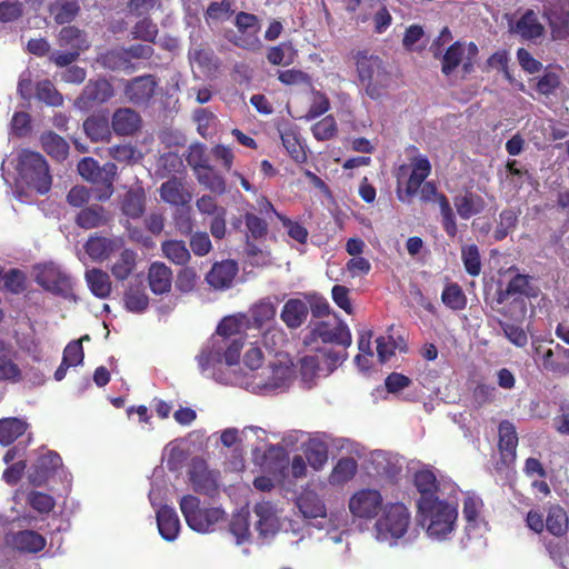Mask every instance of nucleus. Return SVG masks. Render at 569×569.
I'll use <instances>...</instances> for the list:
<instances>
[{
	"instance_id": "obj_1",
	"label": "nucleus",
	"mask_w": 569,
	"mask_h": 569,
	"mask_svg": "<svg viewBox=\"0 0 569 569\" xmlns=\"http://www.w3.org/2000/svg\"><path fill=\"white\" fill-rule=\"evenodd\" d=\"M264 356L260 346L250 343L243 355V365L249 370L242 377L233 376V383L253 393H270L284 390L293 378V363L286 353H276L273 359L263 366Z\"/></svg>"
},
{
	"instance_id": "obj_2",
	"label": "nucleus",
	"mask_w": 569,
	"mask_h": 569,
	"mask_svg": "<svg viewBox=\"0 0 569 569\" xmlns=\"http://www.w3.org/2000/svg\"><path fill=\"white\" fill-rule=\"evenodd\" d=\"M242 347V341L228 340L220 333H213L197 356L200 371L218 382L232 385L234 380L227 371L238 363Z\"/></svg>"
},
{
	"instance_id": "obj_3",
	"label": "nucleus",
	"mask_w": 569,
	"mask_h": 569,
	"mask_svg": "<svg viewBox=\"0 0 569 569\" xmlns=\"http://www.w3.org/2000/svg\"><path fill=\"white\" fill-rule=\"evenodd\" d=\"M420 523L429 538L446 540L455 531L458 518L457 506L445 498L435 501H425L419 505Z\"/></svg>"
},
{
	"instance_id": "obj_4",
	"label": "nucleus",
	"mask_w": 569,
	"mask_h": 569,
	"mask_svg": "<svg viewBox=\"0 0 569 569\" xmlns=\"http://www.w3.org/2000/svg\"><path fill=\"white\" fill-rule=\"evenodd\" d=\"M410 521V512L403 503H386L373 525V537L381 543L396 546L398 540L407 533Z\"/></svg>"
},
{
	"instance_id": "obj_5",
	"label": "nucleus",
	"mask_w": 569,
	"mask_h": 569,
	"mask_svg": "<svg viewBox=\"0 0 569 569\" xmlns=\"http://www.w3.org/2000/svg\"><path fill=\"white\" fill-rule=\"evenodd\" d=\"M357 71L361 87L368 97L373 100L381 99L392 86V76L386 63L377 56L359 53L357 56Z\"/></svg>"
},
{
	"instance_id": "obj_6",
	"label": "nucleus",
	"mask_w": 569,
	"mask_h": 569,
	"mask_svg": "<svg viewBox=\"0 0 569 569\" xmlns=\"http://www.w3.org/2000/svg\"><path fill=\"white\" fill-rule=\"evenodd\" d=\"M19 181L43 194L50 190L52 178L46 159L31 150H22L18 156Z\"/></svg>"
},
{
	"instance_id": "obj_7",
	"label": "nucleus",
	"mask_w": 569,
	"mask_h": 569,
	"mask_svg": "<svg viewBox=\"0 0 569 569\" xmlns=\"http://www.w3.org/2000/svg\"><path fill=\"white\" fill-rule=\"evenodd\" d=\"M180 510L190 529L200 533L216 530L217 526L226 520V512L219 507H200L199 498L187 495L179 502Z\"/></svg>"
},
{
	"instance_id": "obj_8",
	"label": "nucleus",
	"mask_w": 569,
	"mask_h": 569,
	"mask_svg": "<svg viewBox=\"0 0 569 569\" xmlns=\"http://www.w3.org/2000/svg\"><path fill=\"white\" fill-rule=\"evenodd\" d=\"M383 498L376 489H360L349 499V510L356 518L371 520L383 509Z\"/></svg>"
},
{
	"instance_id": "obj_9",
	"label": "nucleus",
	"mask_w": 569,
	"mask_h": 569,
	"mask_svg": "<svg viewBox=\"0 0 569 569\" xmlns=\"http://www.w3.org/2000/svg\"><path fill=\"white\" fill-rule=\"evenodd\" d=\"M34 278L38 284L52 293L68 296L71 292V277L54 263L38 266L34 270Z\"/></svg>"
},
{
	"instance_id": "obj_10",
	"label": "nucleus",
	"mask_w": 569,
	"mask_h": 569,
	"mask_svg": "<svg viewBox=\"0 0 569 569\" xmlns=\"http://www.w3.org/2000/svg\"><path fill=\"white\" fill-rule=\"evenodd\" d=\"M431 172L430 161L423 156H417L410 163V174L405 187L401 186V178H398L397 193L402 202H410L418 193L420 187Z\"/></svg>"
},
{
	"instance_id": "obj_11",
	"label": "nucleus",
	"mask_w": 569,
	"mask_h": 569,
	"mask_svg": "<svg viewBox=\"0 0 569 569\" xmlns=\"http://www.w3.org/2000/svg\"><path fill=\"white\" fill-rule=\"evenodd\" d=\"M478 48L470 42L468 46L461 42L451 44L442 57V72L449 76L460 63H463L465 71H469L472 58L477 54Z\"/></svg>"
},
{
	"instance_id": "obj_12",
	"label": "nucleus",
	"mask_w": 569,
	"mask_h": 569,
	"mask_svg": "<svg viewBox=\"0 0 569 569\" xmlns=\"http://www.w3.org/2000/svg\"><path fill=\"white\" fill-rule=\"evenodd\" d=\"M244 315L247 316V328L261 331L277 323V307L269 298H263L253 303L248 313Z\"/></svg>"
},
{
	"instance_id": "obj_13",
	"label": "nucleus",
	"mask_w": 569,
	"mask_h": 569,
	"mask_svg": "<svg viewBox=\"0 0 569 569\" xmlns=\"http://www.w3.org/2000/svg\"><path fill=\"white\" fill-rule=\"evenodd\" d=\"M113 96L111 84L104 80H90L83 88L82 93L76 100V107L88 110L93 104L103 103Z\"/></svg>"
},
{
	"instance_id": "obj_14",
	"label": "nucleus",
	"mask_w": 569,
	"mask_h": 569,
	"mask_svg": "<svg viewBox=\"0 0 569 569\" xmlns=\"http://www.w3.org/2000/svg\"><path fill=\"white\" fill-rule=\"evenodd\" d=\"M257 517L256 529L262 539L272 538L280 528L278 510L269 501H262L254 506Z\"/></svg>"
},
{
	"instance_id": "obj_15",
	"label": "nucleus",
	"mask_w": 569,
	"mask_h": 569,
	"mask_svg": "<svg viewBox=\"0 0 569 569\" xmlns=\"http://www.w3.org/2000/svg\"><path fill=\"white\" fill-rule=\"evenodd\" d=\"M312 335L325 343H336L343 348L349 347L352 341L348 326L341 321L319 322L313 328Z\"/></svg>"
},
{
	"instance_id": "obj_16",
	"label": "nucleus",
	"mask_w": 569,
	"mask_h": 569,
	"mask_svg": "<svg viewBox=\"0 0 569 569\" xmlns=\"http://www.w3.org/2000/svg\"><path fill=\"white\" fill-rule=\"evenodd\" d=\"M415 485L420 493L418 506L421 505L425 499L428 501H435L437 499L445 498L446 485L440 483L431 470H419L415 475Z\"/></svg>"
},
{
	"instance_id": "obj_17",
	"label": "nucleus",
	"mask_w": 569,
	"mask_h": 569,
	"mask_svg": "<svg viewBox=\"0 0 569 569\" xmlns=\"http://www.w3.org/2000/svg\"><path fill=\"white\" fill-rule=\"evenodd\" d=\"M124 241L121 237H90L84 246L86 252L94 261H103L113 252L121 250Z\"/></svg>"
},
{
	"instance_id": "obj_18",
	"label": "nucleus",
	"mask_w": 569,
	"mask_h": 569,
	"mask_svg": "<svg viewBox=\"0 0 569 569\" xmlns=\"http://www.w3.org/2000/svg\"><path fill=\"white\" fill-rule=\"evenodd\" d=\"M532 277L517 273L507 284L505 291L500 290V303H505L512 297H523L525 300L537 298L539 288L531 283Z\"/></svg>"
},
{
	"instance_id": "obj_19",
	"label": "nucleus",
	"mask_w": 569,
	"mask_h": 569,
	"mask_svg": "<svg viewBox=\"0 0 569 569\" xmlns=\"http://www.w3.org/2000/svg\"><path fill=\"white\" fill-rule=\"evenodd\" d=\"M190 482L194 491L208 496H212L218 487L216 475L201 460L193 461L190 469Z\"/></svg>"
},
{
	"instance_id": "obj_20",
	"label": "nucleus",
	"mask_w": 569,
	"mask_h": 569,
	"mask_svg": "<svg viewBox=\"0 0 569 569\" xmlns=\"http://www.w3.org/2000/svg\"><path fill=\"white\" fill-rule=\"evenodd\" d=\"M157 81L152 76H142L132 79L126 86L124 93L134 104L148 102L157 88Z\"/></svg>"
},
{
	"instance_id": "obj_21",
	"label": "nucleus",
	"mask_w": 569,
	"mask_h": 569,
	"mask_svg": "<svg viewBox=\"0 0 569 569\" xmlns=\"http://www.w3.org/2000/svg\"><path fill=\"white\" fill-rule=\"evenodd\" d=\"M238 273V264L232 260H224L213 264L206 280L214 289L224 290L231 287Z\"/></svg>"
},
{
	"instance_id": "obj_22",
	"label": "nucleus",
	"mask_w": 569,
	"mask_h": 569,
	"mask_svg": "<svg viewBox=\"0 0 569 569\" xmlns=\"http://www.w3.org/2000/svg\"><path fill=\"white\" fill-rule=\"evenodd\" d=\"M79 174L92 183H100L103 178L116 177L117 166L112 162H107L102 167L93 158H83L78 163Z\"/></svg>"
},
{
	"instance_id": "obj_23",
	"label": "nucleus",
	"mask_w": 569,
	"mask_h": 569,
	"mask_svg": "<svg viewBox=\"0 0 569 569\" xmlns=\"http://www.w3.org/2000/svg\"><path fill=\"white\" fill-rule=\"evenodd\" d=\"M57 42L59 47L79 53L88 50L90 47L87 33L74 26L63 27L58 33Z\"/></svg>"
},
{
	"instance_id": "obj_24",
	"label": "nucleus",
	"mask_w": 569,
	"mask_h": 569,
	"mask_svg": "<svg viewBox=\"0 0 569 569\" xmlns=\"http://www.w3.org/2000/svg\"><path fill=\"white\" fill-rule=\"evenodd\" d=\"M309 315V307L301 299H289L280 313L281 320L290 329H297L302 326Z\"/></svg>"
},
{
	"instance_id": "obj_25",
	"label": "nucleus",
	"mask_w": 569,
	"mask_h": 569,
	"mask_svg": "<svg viewBox=\"0 0 569 569\" xmlns=\"http://www.w3.org/2000/svg\"><path fill=\"white\" fill-rule=\"evenodd\" d=\"M518 436L515 426L509 421H500V460L512 463L516 460Z\"/></svg>"
},
{
	"instance_id": "obj_26",
	"label": "nucleus",
	"mask_w": 569,
	"mask_h": 569,
	"mask_svg": "<svg viewBox=\"0 0 569 569\" xmlns=\"http://www.w3.org/2000/svg\"><path fill=\"white\" fill-rule=\"evenodd\" d=\"M157 525L161 537L168 541L177 539L180 531V520L173 508L162 506L157 511Z\"/></svg>"
},
{
	"instance_id": "obj_27",
	"label": "nucleus",
	"mask_w": 569,
	"mask_h": 569,
	"mask_svg": "<svg viewBox=\"0 0 569 569\" xmlns=\"http://www.w3.org/2000/svg\"><path fill=\"white\" fill-rule=\"evenodd\" d=\"M140 126V116L130 108H121L112 116V128L120 136L133 134Z\"/></svg>"
},
{
	"instance_id": "obj_28",
	"label": "nucleus",
	"mask_w": 569,
	"mask_h": 569,
	"mask_svg": "<svg viewBox=\"0 0 569 569\" xmlns=\"http://www.w3.org/2000/svg\"><path fill=\"white\" fill-rule=\"evenodd\" d=\"M150 289L156 295L169 292L172 283V272L162 262H153L148 272Z\"/></svg>"
},
{
	"instance_id": "obj_29",
	"label": "nucleus",
	"mask_w": 569,
	"mask_h": 569,
	"mask_svg": "<svg viewBox=\"0 0 569 569\" xmlns=\"http://www.w3.org/2000/svg\"><path fill=\"white\" fill-rule=\"evenodd\" d=\"M512 30L526 40H533L543 34L545 27L539 22L537 13L529 9L516 22Z\"/></svg>"
},
{
	"instance_id": "obj_30",
	"label": "nucleus",
	"mask_w": 569,
	"mask_h": 569,
	"mask_svg": "<svg viewBox=\"0 0 569 569\" xmlns=\"http://www.w3.org/2000/svg\"><path fill=\"white\" fill-rule=\"evenodd\" d=\"M247 316L237 313L224 317L217 327L214 333H220L228 340H238L243 342L242 331L247 328Z\"/></svg>"
},
{
	"instance_id": "obj_31",
	"label": "nucleus",
	"mask_w": 569,
	"mask_h": 569,
	"mask_svg": "<svg viewBox=\"0 0 569 569\" xmlns=\"http://www.w3.org/2000/svg\"><path fill=\"white\" fill-rule=\"evenodd\" d=\"M161 199L173 206H184L191 200V193L179 179H170L161 184Z\"/></svg>"
},
{
	"instance_id": "obj_32",
	"label": "nucleus",
	"mask_w": 569,
	"mask_h": 569,
	"mask_svg": "<svg viewBox=\"0 0 569 569\" xmlns=\"http://www.w3.org/2000/svg\"><path fill=\"white\" fill-rule=\"evenodd\" d=\"M297 506L305 518H327L326 506L313 491H305L298 498Z\"/></svg>"
},
{
	"instance_id": "obj_33",
	"label": "nucleus",
	"mask_w": 569,
	"mask_h": 569,
	"mask_svg": "<svg viewBox=\"0 0 569 569\" xmlns=\"http://www.w3.org/2000/svg\"><path fill=\"white\" fill-rule=\"evenodd\" d=\"M62 463L60 456L56 452L49 451L47 455L39 458L34 472L29 475L32 483L40 486L46 481L49 473L59 468Z\"/></svg>"
},
{
	"instance_id": "obj_34",
	"label": "nucleus",
	"mask_w": 569,
	"mask_h": 569,
	"mask_svg": "<svg viewBox=\"0 0 569 569\" xmlns=\"http://www.w3.org/2000/svg\"><path fill=\"white\" fill-rule=\"evenodd\" d=\"M110 220V217L106 213L104 209L94 204L82 209L77 216V223L84 229H93L106 224Z\"/></svg>"
},
{
	"instance_id": "obj_35",
	"label": "nucleus",
	"mask_w": 569,
	"mask_h": 569,
	"mask_svg": "<svg viewBox=\"0 0 569 569\" xmlns=\"http://www.w3.org/2000/svg\"><path fill=\"white\" fill-rule=\"evenodd\" d=\"M358 463L353 458H341L333 467L329 482L333 486H340L349 482L357 473Z\"/></svg>"
},
{
	"instance_id": "obj_36",
	"label": "nucleus",
	"mask_w": 569,
	"mask_h": 569,
	"mask_svg": "<svg viewBox=\"0 0 569 569\" xmlns=\"http://www.w3.org/2000/svg\"><path fill=\"white\" fill-rule=\"evenodd\" d=\"M86 280L91 292L98 298H107L111 292V281L107 272L91 269L86 272Z\"/></svg>"
},
{
	"instance_id": "obj_37",
	"label": "nucleus",
	"mask_w": 569,
	"mask_h": 569,
	"mask_svg": "<svg viewBox=\"0 0 569 569\" xmlns=\"http://www.w3.org/2000/svg\"><path fill=\"white\" fill-rule=\"evenodd\" d=\"M41 146L43 150L57 160H64L69 152V144L57 133L49 131L41 136Z\"/></svg>"
},
{
	"instance_id": "obj_38",
	"label": "nucleus",
	"mask_w": 569,
	"mask_h": 569,
	"mask_svg": "<svg viewBox=\"0 0 569 569\" xmlns=\"http://www.w3.org/2000/svg\"><path fill=\"white\" fill-rule=\"evenodd\" d=\"M12 542L17 549L26 552H38L46 546V539L32 530L16 533Z\"/></svg>"
},
{
	"instance_id": "obj_39",
	"label": "nucleus",
	"mask_w": 569,
	"mask_h": 569,
	"mask_svg": "<svg viewBox=\"0 0 569 569\" xmlns=\"http://www.w3.org/2000/svg\"><path fill=\"white\" fill-rule=\"evenodd\" d=\"M196 177L200 184L213 193L223 194L227 190L224 178L211 166L198 169Z\"/></svg>"
},
{
	"instance_id": "obj_40",
	"label": "nucleus",
	"mask_w": 569,
	"mask_h": 569,
	"mask_svg": "<svg viewBox=\"0 0 569 569\" xmlns=\"http://www.w3.org/2000/svg\"><path fill=\"white\" fill-rule=\"evenodd\" d=\"M455 206L460 218L469 219L482 211L485 202L482 198L477 194L466 193L456 197Z\"/></svg>"
},
{
	"instance_id": "obj_41",
	"label": "nucleus",
	"mask_w": 569,
	"mask_h": 569,
	"mask_svg": "<svg viewBox=\"0 0 569 569\" xmlns=\"http://www.w3.org/2000/svg\"><path fill=\"white\" fill-rule=\"evenodd\" d=\"M27 422L18 418H3L0 420V443L8 446L27 430Z\"/></svg>"
},
{
	"instance_id": "obj_42",
	"label": "nucleus",
	"mask_w": 569,
	"mask_h": 569,
	"mask_svg": "<svg viewBox=\"0 0 569 569\" xmlns=\"http://www.w3.org/2000/svg\"><path fill=\"white\" fill-rule=\"evenodd\" d=\"M122 212L130 218H139L144 212V192L141 188L129 190L122 200Z\"/></svg>"
},
{
	"instance_id": "obj_43",
	"label": "nucleus",
	"mask_w": 569,
	"mask_h": 569,
	"mask_svg": "<svg viewBox=\"0 0 569 569\" xmlns=\"http://www.w3.org/2000/svg\"><path fill=\"white\" fill-rule=\"evenodd\" d=\"M326 369L321 363L320 356L309 355L300 359V373L301 378L308 387H311V382L316 377L325 376Z\"/></svg>"
},
{
	"instance_id": "obj_44",
	"label": "nucleus",
	"mask_w": 569,
	"mask_h": 569,
	"mask_svg": "<svg viewBox=\"0 0 569 569\" xmlns=\"http://www.w3.org/2000/svg\"><path fill=\"white\" fill-rule=\"evenodd\" d=\"M79 6L73 0H57L50 6V13L59 24L71 22L79 12Z\"/></svg>"
},
{
	"instance_id": "obj_45",
	"label": "nucleus",
	"mask_w": 569,
	"mask_h": 569,
	"mask_svg": "<svg viewBox=\"0 0 569 569\" xmlns=\"http://www.w3.org/2000/svg\"><path fill=\"white\" fill-rule=\"evenodd\" d=\"M163 256L176 264H186L190 260V252L181 240H168L161 246Z\"/></svg>"
},
{
	"instance_id": "obj_46",
	"label": "nucleus",
	"mask_w": 569,
	"mask_h": 569,
	"mask_svg": "<svg viewBox=\"0 0 569 569\" xmlns=\"http://www.w3.org/2000/svg\"><path fill=\"white\" fill-rule=\"evenodd\" d=\"M118 260L111 268L112 274L119 279H127L136 267V252L130 249H121Z\"/></svg>"
},
{
	"instance_id": "obj_47",
	"label": "nucleus",
	"mask_w": 569,
	"mask_h": 569,
	"mask_svg": "<svg viewBox=\"0 0 569 569\" xmlns=\"http://www.w3.org/2000/svg\"><path fill=\"white\" fill-rule=\"evenodd\" d=\"M481 508L482 501L480 498L473 495L466 496L463 500V517L467 520L466 530L468 531V535H470L473 529L479 527L481 522L479 520V512Z\"/></svg>"
},
{
	"instance_id": "obj_48",
	"label": "nucleus",
	"mask_w": 569,
	"mask_h": 569,
	"mask_svg": "<svg viewBox=\"0 0 569 569\" xmlns=\"http://www.w3.org/2000/svg\"><path fill=\"white\" fill-rule=\"evenodd\" d=\"M545 526L551 535L562 536L568 526L567 513L560 506L550 507Z\"/></svg>"
},
{
	"instance_id": "obj_49",
	"label": "nucleus",
	"mask_w": 569,
	"mask_h": 569,
	"mask_svg": "<svg viewBox=\"0 0 569 569\" xmlns=\"http://www.w3.org/2000/svg\"><path fill=\"white\" fill-rule=\"evenodd\" d=\"M306 458L315 470H321L328 461V448L326 443L319 440L309 441L306 449Z\"/></svg>"
},
{
	"instance_id": "obj_50",
	"label": "nucleus",
	"mask_w": 569,
	"mask_h": 569,
	"mask_svg": "<svg viewBox=\"0 0 569 569\" xmlns=\"http://www.w3.org/2000/svg\"><path fill=\"white\" fill-rule=\"evenodd\" d=\"M230 532L236 538V542L238 545H241L249 540L250 530L248 510L242 509L232 516V519L230 521Z\"/></svg>"
},
{
	"instance_id": "obj_51",
	"label": "nucleus",
	"mask_w": 569,
	"mask_h": 569,
	"mask_svg": "<svg viewBox=\"0 0 569 569\" xmlns=\"http://www.w3.org/2000/svg\"><path fill=\"white\" fill-rule=\"evenodd\" d=\"M296 50L291 42H282L271 47L267 53L268 61L273 66H288L295 61Z\"/></svg>"
},
{
	"instance_id": "obj_52",
	"label": "nucleus",
	"mask_w": 569,
	"mask_h": 569,
	"mask_svg": "<svg viewBox=\"0 0 569 569\" xmlns=\"http://www.w3.org/2000/svg\"><path fill=\"white\" fill-rule=\"evenodd\" d=\"M20 369L12 359V351L0 342V380H17Z\"/></svg>"
},
{
	"instance_id": "obj_53",
	"label": "nucleus",
	"mask_w": 569,
	"mask_h": 569,
	"mask_svg": "<svg viewBox=\"0 0 569 569\" xmlns=\"http://www.w3.org/2000/svg\"><path fill=\"white\" fill-rule=\"evenodd\" d=\"M36 97L52 107H59L63 103L62 94L56 89L53 83L46 79L41 80L36 86Z\"/></svg>"
},
{
	"instance_id": "obj_54",
	"label": "nucleus",
	"mask_w": 569,
	"mask_h": 569,
	"mask_svg": "<svg viewBox=\"0 0 569 569\" xmlns=\"http://www.w3.org/2000/svg\"><path fill=\"white\" fill-rule=\"evenodd\" d=\"M500 312L513 322L522 323L527 316V300L523 297H512L506 305L501 303Z\"/></svg>"
},
{
	"instance_id": "obj_55",
	"label": "nucleus",
	"mask_w": 569,
	"mask_h": 569,
	"mask_svg": "<svg viewBox=\"0 0 569 569\" xmlns=\"http://www.w3.org/2000/svg\"><path fill=\"white\" fill-rule=\"evenodd\" d=\"M371 331H362L358 339L359 353L356 356V363L361 370H367L371 366L373 351L371 349Z\"/></svg>"
},
{
	"instance_id": "obj_56",
	"label": "nucleus",
	"mask_w": 569,
	"mask_h": 569,
	"mask_svg": "<svg viewBox=\"0 0 569 569\" xmlns=\"http://www.w3.org/2000/svg\"><path fill=\"white\" fill-rule=\"evenodd\" d=\"M287 341V335L283 329L278 325L261 330V342L270 351L276 353Z\"/></svg>"
},
{
	"instance_id": "obj_57",
	"label": "nucleus",
	"mask_w": 569,
	"mask_h": 569,
	"mask_svg": "<svg viewBox=\"0 0 569 569\" xmlns=\"http://www.w3.org/2000/svg\"><path fill=\"white\" fill-rule=\"evenodd\" d=\"M281 141L288 153L297 162L306 160V152L301 146L298 134L293 130H284L280 134Z\"/></svg>"
},
{
	"instance_id": "obj_58",
	"label": "nucleus",
	"mask_w": 569,
	"mask_h": 569,
	"mask_svg": "<svg viewBox=\"0 0 569 569\" xmlns=\"http://www.w3.org/2000/svg\"><path fill=\"white\" fill-rule=\"evenodd\" d=\"M124 303L132 312H142L148 308L149 299L140 287H130L124 295Z\"/></svg>"
},
{
	"instance_id": "obj_59",
	"label": "nucleus",
	"mask_w": 569,
	"mask_h": 569,
	"mask_svg": "<svg viewBox=\"0 0 569 569\" xmlns=\"http://www.w3.org/2000/svg\"><path fill=\"white\" fill-rule=\"evenodd\" d=\"M83 129L92 141H103L110 137L109 126L104 119L89 118L84 121Z\"/></svg>"
},
{
	"instance_id": "obj_60",
	"label": "nucleus",
	"mask_w": 569,
	"mask_h": 569,
	"mask_svg": "<svg viewBox=\"0 0 569 569\" xmlns=\"http://www.w3.org/2000/svg\"><path fill=\"white\" fill-rule=\"evenodd\" d=\"M441 299L453 310H460L466 306V296L457 283L448 284L442 291Z\"/></svg>"
},
{
	"instance_id": "obj_61",
	"label": "nucleus",
	"mask_w": 569,
	"mask_h": 569,
	"mask_svg": "<svg viewBox=\"0 0 569 569\" xmlns=\"http://www.w3.org/2000/svg\"><path fill=\"white\" fill-rule=\"evenodd\" d=\"M461 258L467 272L471 276H478L481 271L480 253L475 244L465 246L461 249Z\"/></svg>"
},
{
	"instance_id": "obj_62",
	"label": "nucleus",
	"mask_w": 569,
	"mask_h": 569,
	"mask_svg": "<svg viewBox=\"0 0 569 569\" xmlns=\"http://www.w3.org/2000/svg\"><path fill=\"white\" fill-rule=\"evenodd\" d=\"M345 349L346 348L341 350H333L330 348L325 349L318 353L320 356L321 363L326 369L325 376L331 373L347 359V352Z\"/></svg>"
},
{
	"instance_id": "obj_63",
	"label": "nucleus",
	"mask_w": 569,
	"mask_h": 569,
	"mask_svg": "<svg viewBox=\"0 0 569 569\" xmlns=\"http://www.w3.org/2000/svg\"><path fill=\"white\" fill-rule=\"evenodd\" d=\"M276 217L282 222L283 228L287 230L288 236L292 240H295L301 244L307 242L309 233H308V230L302 224L288 219L287 217L282 216L281 213H276Z\"/></svg>"
},
{
	"instance_id": "obj_64",
	"label": "nucleus",
	"mask_w": 569,
	"mask_h": 569,
	"mask_svg": "<svg viewBox=\"0 0 569 569\" xmlns=\"http://www.w3.org/2000/svg\"><path fill=\"white\" fill-rule=\"evenodd\" d=\"M131 32L134 39L152 42L158 34V27L149 18H143L134 24Z\"/></svg>"
}]
</instances>
